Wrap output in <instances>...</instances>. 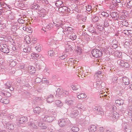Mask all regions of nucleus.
Here are the masks:
<instances>
[{"label": "nucleus", "mask_w": 132, "mask_h": 132, "mask_svg": "<svg viewBox=\"0 0 132 132\" xmlns=\"http://www.w3.org/2000/svg\"><path fill=\"white\" fill-rule=\"evenodd\" d=\"M75 62H76V61H73V63H75Z\"/></svg>", "instance_id": "57"}, {"label": "nucleus", "mask_w": 132, "mask_h": 132, "mask_svg": "<svg viewBox=\"0 0 132 132\" xmlns=\"http://www.w3.org/2000/svg\"><path fill=\"white\" fill-rule=\"evenodd\" d=\"M96 111L97 113V114L101 115H104V114L103 110L101 108L96 107L95 108Z\"/></svg>", "instance_id": "7"}, {"label": "nucleus", "mask_w": 132, "mask_h": 132, "mask_svg": "<svg viewBox=\"0 0 132 132\" xmlns=\"http://www.w3.org/2000/svg\"><path fill=\"white\" fill-rule=\"evenodd\" d=\"M27 118L26 117H22L20 119L19 122L20 123H23L26 122L27 121Z\"/></svg>", "instance_id": "13"}, {"label": "nucleus", "mask_w": 132, "mask_h": 132, "mask_svg": "<svg viewBox=\"0 0 132 132\" xmlns=\"http://www.w3.org/2000/svg\"><path fill=\"white\" fill-rule=\"evenodd\" d=\"M131 12H132V10H131Z\"/></svg>", "instance_id": "64"}, {"label": "nucleus", "mask_w": 132, "mask_h": 132, "mask_svg": "<svg viewBox=\"0 0 132 132\" xmlns=\"http://www.w3.org/2000/svg\"><path fill=\"white\" fill-rule=\"evenodd\" d=\"M71 130L73 132H77L79 130V128L76 127H74L71 128Z\"/></svg>", "instance_id": "27"}, {"label": "nucleus", "mask_w": 132, "mask_h": 132, "mask_svg": "<svg viewBox=\"0 0 132 132\" xmlns=\"http://www.w3.org/2000/svg\"><path fill=\"white\" fill-rule=\"evenodd\" d=\"M96 127L94 125H92L89 128L90 132H95L96 130Z\"/></svg>", "instance_id": "17"}, {"label": "nucleus", "mask_w": 132, "mask_h": 132, "mask_svg": "<svg viewBox=\"0 0 132 132\" xmlns=\"http://www.w3.org/2000/svg\"><path fill=\"white\" fill-rule=\"evenodd\" d=\"M76 37L77 36L75 34H72V35H71L70 36V38L72 40H75L76 39Z\"/></svg>", "instance_id": "25"}, {"label": "nucleus", "mask_w": 132, "mask_h": 132, "mask_svg": "<svg viewBox=\"0 0 132 132\" xmlns=\"http://www.w3.org/2000/svg\"><path fill=\"white\" fill-rule=\"evenodd\" d=\"M19 22L20 23H23L24 22V21L22 19H19L18 20Z\"/></svg>", "instance_id": "41"}, {"label": "nucleus", "mask_w": 132, "mask_h": 132, "mask_svg": "<svg viewBox=\"0 0 132 132\" xmlns=\"http://www.w3.org/2000/svg\"><path fill=\"white\" fill-rule=\"evenodd\" d=\"M40 12L41 14H39V16L40 17H43L46 15V11L44 9H42L40 10Z\"/></svg>", "instance_id": "10"}, {"label": "nucleus", "mask_w": 132, "mask_h": 132, "mask_svg": "<svg viewBox=\"0 0 132 132\" xmlns=\"http://www.w3.org/2000/svg\"><path fill=\"white\" fill-rule=\"evenodd\" d=\"M130 53H131V54H132V49L130 52Z\"/></svg>", "instance_id": "61"}, {"label": "nucleus", "mask_w": 132, "mask_h": 132, "mask_svg": "<svg viewBox=\"0 0 132 132\" xmlns=\"http://www.w3.org/2000/svg\"><path fill=\"white\" fill-rule=\"evenodd\" d=\"M115 102L116 104L120 105H122L124 103L122 99L117 100L115 101Z\"/></svg>", "instance_id": "20"}, {"label": "nucleus", "mask_w": 132, "mask_h": 132, "mask_svg": "<svg viewBox=\"0 0 132 132\" xmlns=\"http://www.w3.org/2000/svg\"><path fill=\"white\" fill-rule=\"evenodd\" d=\"M117 43L118 42L115 39L113 40L111 43L112 47L114 48H116L118 47Z\"/></svg>", "instance_id": "12"}, {"label": "nucleus", "mask_w": 132, "mask_h": 132, "mask_svg": "<svg viewBox=\"0 0 132 132\" xmlns=\"http://www.w3.org/2000/svg\"><path fill=\"white\" fill-rule=\"evenodd\" d=\"M86 18L85 17L82 19V20L84 22H85L86 21Z\"/></svg>", "instance_id": "50"}, {"label": "nucleus", "mask_w": 132, "mask_h": 132, "mask_svg": "<svg viewBox=\"0 0 132 132\" xmlns=\"http://www.w3.org/2000/svg\"><path fill=\"white\" fill-rule=\"evenodd\" d=\"M78 52H79V53H81V52H82V51L81 50H80V51H79V50H78Z\"/></svg>", "instance_id": "59"}, {"label": "nucleus", "mask_w": 132, "mask_h": 132, "mask_svg": "<svg viewBox=\"0 0 132 132\" xmlns=\"http://www.w3.org/2000/svg\"><path fill=\"white\" fill-rule=\"evenodd\" d=\"M7 93L6 94L4 93L5 95L7 97H9L11 96V94L9 92H7Z\"/></svg>", "instance_id": "46"}, {"label": "nucleus", "mask_w": 132, "mask_h": 132, "mask_svg": "<svg viewBox=\"0 0 132 132\" xmlns=\"http://www.w3.org/2000/svg\"><path fill=\"white\" fill-rule=\"evenodd\" d=\"M91 9V6L90 5H88L86 6V10L88 11H89Z\"/></svg>", "instance_id": "36"}, {"label": "nucleus", "mask_w": 132, "mask_h": 132, "mask_svg": "<svg viewBox=\"0 0 132 132\" xmlns=\"http://www.w3.org/2000/svg\"><path fill=\"white\" fill-rule=\"evenodd\" d=\"M68 103V104L69 105H71L73 104V101L72 100H69L67 102Z\"/></svg>", "instance_id": "44"}, {"label": "nucleus", "mask_w": 132, "mask_h": 132, "mask_svg": "<svg viewBox=\"0 0 132 132\" xmlns=\"http://www.w3.org/2000/svg\"><path fill=\"white\" fill-rule=\"evenodd\" d=\"M99 19V18L97 16H95L94 19V21H97Z\"/></svg>", "instance_id": "47"}, {"label": "nucleus", "mask_w": 132, "mask_h": 132, "mask_svg": "<svg viewBox=\"0 0 132 132\" xmlns=\"http://www.w3.org/2000/svg\"><path fill=\"white\" fill-rule=\"evenodd\" d=\"M107 96V95H104V97H106Z\"/></svg>", "instance_id": "60"}, {"label": "nucleus", "mask_w": 132, "mask_h": 132, "mask_svg": "<svg viewBox=\"0 0 132 132\" xmlns=\"http://www.w3.org/2000/svg\"><path fill=\"white\" fill-rule=\"evenodd\" d=\"M55 39L56 38L55 37H53L52 41L50 42H51L53 44L54 43V41L56 40Z\"/></svg>", "instance_id": "48"}, {"label": "nucleus", "mask_w": 132, "mask_h": 132, "mask_svg": "<svg viewBox=\"0 0 132 132\" xmlns=\"http://www.w3.org/2000/svg\"><path fill=\"white\" fill-rule=\"evenodd\" d=\"M8 46L6 44L1 45L0 46L1 50L3 52L7 53L9 52V50Z\"/></svg>", "instance_id": "2"}, {"label": "nucleus", "mask_w": 132, "mask_h": 132, "mask_svg": "<svg viewBox=\"0 0 132 132\" xmlns=\"http://www.w3.org/2000/svg\"><path fill=\"white\" fill-rule=\"evenodd\" d=\"M127 6L128 8H129L132 7V0H131L129 2H128Z\"/></svg>", "instance_id": "26"}, {"label": "nucleus", "mask_w": 132, "mask_h": 132, "mask_svg": "<svg viewBox=\"0 0 132 132\" xmlns=\"http://www.w3.org/2000/svg\"><path fill=\"white\" fill-rule=\"evenodd\" d=\"M123 33L126 35H128L129 34L128 31L127 30H123Z\"/></svg>", "instance_id": "45"}, {"label": "nucleus", "mask_w": 132, "mask_h": 132, "mask_svg": "<svg viewBox=\"0 0 132 132\" xmlns=\"http://www.w3.org/2000/svg\"><path fill=\"white\" fill-rule=\"evenodd\" d=\"M39 55L35 53H33L31 55L30 59H32L33 61H35L38 60Z\"/></svg>", "instance_id": "4"}, {"label": "nucleus", "mask_w": 132, "mask_h": 132, "mask_svg": "<svg viewBox=\"0 0 132 132\" xmlns=\"http://www.w3.org/2000/svg\"><path fill=\"white\" fill-rule=\"evenodd\" d=\"M40 111V108L39 107L35 108L34 109V112L36 114H39Z\"/></svg>", "instance_id": "19"}, {"label": "nucleus", "mask_w": 132, "mask_h": 132, "mask_svg": "<svg viewBox=\"0 0 132 132\" xmlns=\"http://www.w3.org/2000/svg\"><path fill=\"white\" fill-rule=\"evenodd\" d=\"M24 40L27 43L29 44L30 43L31 39L29 36H26L24 37Z\"/></svg>", "instance_id": "22"}, {"label": "nucleus", "mask_w": 132, "mask_h": 132, "mask_svg": "<svg viewBox=\"0 0 132 132\" xmlns=\"http://www.w3.org/2000/svg\"><path fill=\"white\" fill-rule=\"evenodd\" d=\"M8 128L10 129H14V126L12 124H10L8 126Z\"/></svg>", "instance_id": "40"}, {"label": "nucleus", "mask_w": 132, "mask_h": 132, "mask_svg": "<svg viewBox=\"0 0 132 132\" xmlns=\"http://www.w3.org/2000/svg\"><path fill=\"white\" fill-rule=\"evenodd\" d=\"M111 116L115 119H118L119 117V115L118 113L116 111H113L112 113Z\"/></svg>", "instance_id": "6"}, {"label": "nucleus", "mask_w": 132, "mask_h": 132, "mask_svg": "<svg viewBox=\"0 0 132 132\" xmlns=\"http://www.w3.org/2000/svg\"><path fill=\"white\" fill-rule=\"evenodd\" d=\"M131 113V115L132 116V110H131L130 111H129V113Z\"/></svg>", "instance_id": "54"}, {"label": "nucleus", "mask_w": 132, "mask_h": 132, "mask_svg": "<svg viewBox=\"0 0 132 132\" xmlns=\"http://www.w3.org/2000/svg\"><path fill=\"white\" fill-rule=\"evenodd\" d=\"M32 31V29L30 27L27 28L26 31L29 33H31Z\"/></svg>", "instance_id": "37"}, {"label": "nucleus", "mask_w": 132, "mask_h": 132, "mask_svg": "<svg viewBox=\"0 0 132 132\" xmlns=\"http://www.w3.org/2000/svg\"><path fill=\"white\" fill-rule=\"evenodd\" d=\"M125 62L123 60H121L120 61V65L122 66H123L124 65V64Z\"/></svg>", "instance_id": "42"}, {"label": "nucleus", "mask_w": 132, "mask_h": 132, "mask_svg": "<svg viewBox=\"0 0 132 132\" xmlns=\"http://www.w3.org/2000/svg\"><path fill=\"white\" fill-rule=\"evenodd\" d=\"M123 66L128 68L129 67V64L127 63L126 62H125Z\"/></svg>", "instance_id": "38"}, {"label": "nucleus", "mask_w": 132, "mask_h": 132, "mask_svg": "<svg viewBox=\"0 0 132 132\" xmlns=\"http://www.w3.org/2000/svg\"><path fill=\"white\" fill-rule=\"evenodd\" d=\"M121 23L123 25L126 26L127 24V22L126 20H123L121 21Z\"/></svg>", "instance_id": "33"}, {"label": "nucleus", "mask_w": 132, "mask_h": 132, "mask_svg": "<svg viewBox=\"0 0 132 132\" xmlns=\"http://www.w3.org/2000/svg\"><path fill=\"white\" fill-rule=\"evenodd\" d=\"M42 30H44V29H43V28L42 29Z\"/></svg>", "instance_id": "62"}, {"label": "nucleus", "mask_w": 132, "mask_h": 132, "mask_svg": "<svg viewBox=\"0 0 132 132\" xmlns=\"http://www.w3.org/2000/svg\"><path fill=\"white\" fill-rule=\"evenodd\" d=\"M62 2L61 1H57L55 3V5L56 6H58L61 5L62 4Z\"/></svg>", "instance_id": "31"}, {"label": "nucleus", "mask_w": 132, "mask_h": 132, "mask_svg": "<svg viewBox=\"0 0 132 132\" xmlns=\"http://www.w3.org/2000/svg\"><path fill=\"white\" fill-rule=\"evenodd\" d=\"M7 88L10 89V90L13 91L14 90L13 87L11 86V83L10 82L8 81L6 84Z\"/></svg>", "instance_id": "11"}, {"label": "nucleus", "mask_w": 132, "mask_h": 132, "mask_svg": "<svg viewBox=\"0 0 132 132\" xmlns=\"http://www.w3.org/2000/svg\"><path fill=\"white\" fill-rule=\"evenodd\" d=\"M104 129L102 127H100V130L101 131H103L104 130Z\"/></svg>", "instance_id": "52"}, {"label": "nucleus", "mask_w": 132, "mask_h": 132, "mask_svg": "<svg viewBox=\"0 0 132 132\" xmlns=\"http://www.w3.org/2000/svg\"><path fill=\"white\" fill-rule=\"evenodd\" d=\"M101 14L102 15L105 17H107L108 15V14L107 13L104 12H102Z\"/></svg>", "instance_id": "35"}, {"label": "nucleus", "mask_w": 132, "mask_h": 132, "mask_svg": "<svg viewBox=\"0 0 132 132\" xmlns=\"http://www.w3.org/2000/svg\"><path fill=\"white\" fill-rule=\"evenodd\" d=\"M69 9L66 6H63L61 7L59 9V11L61 12L62 13H67L69 11Z\"/></svg>", "instance_id": "5"}, {"label": "nucleus", "mask_w": 132, "mask_h": 132, "mask_svg": "<svg viewBox=\"0 0 132 132\" xmlns=\"http://www.w3.org/2000/svg\"><path fill=\"white\" fill-rule=\"evenodd\" d=\"M123 83L125 84V85H128L129 82V79L127 77H123Z\"/></svg>", "instance_id": "18"}, {"label": "nucleus", "mask_w": 132, "mask_h": 132, "mask_svg": "<svg viewBox=\"0 0 132 132\" xmlns=\"http://www.w3.org/2000/svg\"><path fill=\"white\" fill-rule=\"evenodd\" d=\"M114 1L116 3H120L121 2L120 0H114Z\"/></svg>", "instance_id": "51"}, {"label": "nucleus", "mask_w": 132, "mask_h": 132, "mask_svg": "<svg viewBox=\"0 0 132 132\" xmlns=\"http://www.w3.org/2000/svg\"><path fill=\"white\" fill-rule=\"evenodd\" d=\"M30 49L31 48L30 47L27 46L26 48H24L23 50L24 52H28L30 51Z\"/></svg>", "instance_id": "28"}, {"label": "nucleus", "mask_w": 132, "mask_h": 132, "mask_svg": "<svg viewBox=\"0 0 132 132\" xmlns=\"http://www.w3.org/2000/svg\"><path fill=\"white\" fill-rule=\"evenodd\" d=\"M66 124L65 120L63 119L61 120L59 123V126L61 127L64 126Z\"/></svg>", "instance_id": "14"}, {"label": "nucleus", "mask_w": 132, "mask_h": 132, "mask_svg": "<svg viewBox=\"0 0 132 132\" xmlns=\"http://www.w3.org/2000/svg\"><path fill=\"white\" fill-rule=\"evenodd\" d=\"M92 55L94 57H101L102 55V53L98 50L96 49L93 50L91 52Z\"/></svg>", "instance_id": "1"}, {"label": "nucleus", "mask_w": 132, "mask_h": 132, "mask_svg": "<svg viewBox=\"0 0 132 132\" xmlns=\"http://www.w3.org/2000/svg\"><path fill=\"white\" fill-rule=\"evenodd\" d=\"M39 7V6L38 4H35L34 5L32 6V9H38Z\"/></svg>", "instance_id": "29"}, {"label": "nucleus", "mask_w": 132, "mask_h": 132, "mask_svg": "<svg viewBox=\"0 0 132 132\" xmlns=\"http://www.w3.org/2000/svg\"><path fill=\"white\" fill-rule=\"evenodd\" d=\"M83 73H82L80 74H80L79 75H78V76L80 77H81V78H83L84 77H85V76H84V75H83Z\"/></svg>", "instance_id": "43"}, {"label": "nucleus", "mask_w": 132, "mask_h": 132, "mask_svg": "<svg viewBox=\"0 0 132 132\" xmlns=\"http://www.w3.org/2000/svg\"><path fill=\"white\" fill-rule=\"evenodd\" d=\"M54 100V98L52 95H50L48 96L47 99V101L48 103H51Z\"/></svg>", "instance_id": "16"}, {"label": "nucleus", "mask_w": 132, "mask_h": 132, "mask_svg": "<svg viewBox=\"0 0 132 132\" xmlns=\"http://www.w3.org/2000/svg\"><path fill=\"white\" fill-rule=\"evenodd\" d=\"M36 69L33 66H29L28 67V71L30 74H32L35 72Z\"/></svg>", "instance_id": "9"}, {"label": "nucleus", "mask_w": 132, "mask_h": 132, "mask_svg": "<svg viewBox=\"0 0 132 132\" xmlns=\"http://www.w3.org/2000/svg\"><path fill=\"white\" fill-rule=\"evenodd\" d=\"M86 95L84 93L80 94L78 95L77 96V97L79 99L85 98H86Z\"/></svg>", "instance_id": "21"}, {"label": "nucleus", "mask_w": 132, "mask_h": 132, "mask_svg": "<svg viewBox=\"0 0 132 132\" xmlns=\"http://www.w3.org/2000/svg\"><path fill=\"white\" fill-rule=\"evenodd\" d=\"M37 40V39H36V38H34L33 37H32V42H35Z\"/></svg>", "instance_id": "49"}, {"label": "nucleus", "mask_w": 132, "mask_h": 132, "mask_svg": "<svg viewBox=\"0 0 132 132\" xmlns=\"http://www.w3.org/2000/svg\"><path fill=\"white\" fill-rule=\"evenodd\" d=\"M71 87L73 90H77L78 89V88L77 87H76L73 85H72L71 86Z\"/></svg>", "instance_id": "39"}, {"label": "nucleus", "mask_w": 132, "mask_h": 132, "mask_svg": "<svg viewBox=\"0 0 132 132\" xmlns=\"http://www.w3.org/2000/svg\"><path fill=\"white\" fill-rule=\"evenodd\" d=\"M1 102L5 104H7L9 102V100L7 99H2Z\"/></svg>", "instance_id": "24"}, {"label": "nucleus", "mask_w": 132, "mask_h": 132, "mask_svg": "<svg viewBox=\"0 0 132 132\" xmlns=\"http://www.w3.org/2000/svg\"><path fill=\"white\" fill-rule=\"evenodd\" d=\"M27 28V27H23V29L24 30H25V31H26Z\"/></svg>", "instance_id": "53"}, {"label": "nucleus", "mask_w": 132, "mask_h": 132, "mask_svg": "<svg viewBox=\"0 0 132 132\" xmlns=\"http://www.w3.org/2000/svg\"><path fill=\"white\" fill-rule=\"evenodd\" d=\"M87 106L85 104H82L81 103H79L77 105V107L80 109H81L84 111L87 110Z\"/></svg>", "instance_id": "3"}, {"label": "nucleus", "mask_w": 132, "mask_h": 132, "mask_svg": "<svg viewBox=\"0 0 132 132\" xmlns=\"http://www.w3.org/2000/svg\"><path fill=\"white\" fill-rule=\"evenodd\" d=\"M72 47L70 45H67L66 46L65 51L66 52H69L72 50Z\"/></svg>", "instance_id": "15"}, {"label": "nucleus", "mask_w": 132, "mask_h": 132, "mask_svg": "<svg viewBox=\"0 0 132 132\" xmlns=\"http://www.w3.org/2000/svg\"><path fill=\"white\" fill-rule=\"evenodd\" d=\"M77 18H79V17H78V16H77Z\"/></svg>", "instance_id": "63"}, {"label": "nucleus", "mask_w": 132, "mask_h": 132, "mask_svg": "<svg viewBox=\"0 0 132 132\" xmlns=\"http://www.w3.org/2000/svg\"><path fill=\"white\" fill-rule=\"evenodd\" d=\"M15 62L14 61H12V62L11 63H10V64L11 65L12 64H13V63H14Z\"/></svg>", "instance_id": "56"}, {"label": "nucleus", "mask_w": 132, "mask_h": 132, "mask_svg": "<svg viewBox=\"0 0 132 132\" xmlns=\"http://www.w3.org/2000/svg\"><path fill=\"white\" fill-rule=\"evenodd\" d=\"M54 52L53 50H50L48 52V54L49 56H52L54 55Z\"/></svg>", "instance_id": "30"}, {"label": "nucleus", "mask_w": 132, "mask_h": 132, "mask_svg": "<svg viewBox=\"0 0 132 132\" xmlns=\"http://www.w3.org/2000/svg\"><path fill=\"white\" fill-rule=\"evenodd\" d=\"M94 77L96 79L103 78V76L102 75V72L100 71H98L95 74Z\"/></svg>", "instance_id": "8"}, {"label": "nucleus", "mask_w": 132, "mask_h": 132, "mask_svg": "<svg viewBox=\"0 0 132 132\" xmlns=\"http://www.w3.org/2000/svg\"><path fill=\"white\" fill-rule=\"evenodd\" d=\"M35 48L36 50L38 52H40L41 51V46L39 45H38L35 47Z\"/></svg>", "instance_id": "32"}, {"label": "nucleus", "mask_w": 132, "mask_h": 132, "mask_svg": "<svg viewBox=\"0 0 132 132\" xmlns=\"http://www.w3.org/2000/svg\"><path fill=\"white\" fill-rule=\"evenodd\" d=\"M109 25V23L108 22V21L107 20H105L104 23V26L105 27H107Z\"/></svg>", "instance_id": "34"}, {"label": "nucleus", "mask_w": 132, "mask_h": 132, "mask_svg": "<svg viewBox=\"0 0 132 132\" xmlns=\"http://www.w3.org/2000/svg\"><path fill=\"white\" fill-rule=\"evenodd\" d=\"M116 55L117 57L121 58L122 57V53L121 52H120L118 51H116L114 52Z\"/></svg>", "instance_id": "23"}, {"label": "nucleus", "mask_w": 132, "mask_h": 132, "mask_svg": "<svg viewBox=\"0 0 132 132\" xmlns=\"http://www.w3.org/2000/svg\"><path fill=\"white\" fill-rule=\"evenodd\" d=\"M129 88L132 90V84L130 86Z\"/></svg>", "instance_id": "55"}, {"label": "nucleus", "mask_w": 132, "mask_h": 132, "mask_svg": "<svg viewBox=\"0 0 132 132\" xmlns=\"http://www.w3.org/2000/svg\"><path fill=\"white\" fill-rule=\"evenodd\" d=\"M69 60H70V61H72V60H73V59H70Z\"/></svg>", "instance_id": "58"}]
</instances>
